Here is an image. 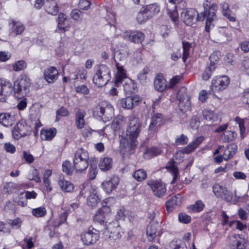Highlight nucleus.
Segmentation results:
<instances>
[{
    "label": "nucleus",
    "instance_id": "22",
    "mask_svg": "<svg viewBox=\"0 0 249 249\" xmlns=\"http://www.w3.org/2000/svg\"><path fill=\"white\" fill-rule=\"evenodd\" d=\"M18 86H21L23 90L21 91V95L25 96L29 91V88L31 86L30 79L26 75H21L20 79L16 80Z\"/></svg>",
    "mask_w": 249,
    "mask_h": 249
},
{
    "label": "nucleus",
    "instance_id": "53",
    "mask_svg": "<svg viewBox=\"0 0 249 249\" xmlns=\"http://www.w3.org/2000/svg\"><path fill=\"white\" fill-rule=\"evenodd\" d=\"M188 141V137L181 134L178 137H177L175 140V144L176 145H183L187 143Z\"/></svg>",
    "mask_w": 249,
    "mask_h": 249
},
{
    "label": "nucleus",
    "instance_id": "17",
    "mask_svg": "<svg viewBox=\"0 0 249 249\" xmlns=\"http://www.w3.org/2000/svg\"><path fill=\"white\" fill-rule=\"evenodd\" d=\"M231 29L226 27H221L216 34L217 41L219 43H225L231 39Z\"/></svg>",
    "mask_w": 249,
    "mask_h": 249
},
{
    "label": "nucleus",
    "instance_id": "8",
    "mask_svg": "<svg viewBox=\"0 0 249 249\" xmlns=\"http://www.w3.org/2000/svg\"><path fill=\"white\" fill-rule=\"evenodd\" d=\"M147 184L151 188L154 195L159 198L162 197L166 192L165 184L160 180H149Z\"/></svg>",
    "mask_w": 249,
    "mask_h": 249
},
{
    "label": "nucleus",
    "instance_id": "37",
    "mask_svg": "<svg viewBox=\"0 0 249 249\" xmlns=\"http://www.w3.org/2000/svg\"><path fill=\"white\" fill-rule=\"evenodd\" d=\"M58 185L61 189L65 192H71L74 189L73 185L70 181L64 178H60L59 180Z\"/></svg>",
    "mask_w": 249,
    "mask_h": 249
},
{
    "label": "nucleus",
    "instance_id": "6",
    "mask_svg": "<svg viewBox=\"0 0 249 249\" xmlns=\"http://www.w3.org/2000/svg\"><path fill=\"white\" fill-rule=\"evenodd\" d=\"M121 228L117 222L109 223L104 234L106 238L116 240L121 237Z\"/></svg>",
    "mask_w": 249,
    "mask_h": 249
},
{
    "label": "nucleus",
    "instance_id": "30",
    "mask_svg": "<svg viewBox=\"0 0 249 249\" xmlns=\"http://www.w3.org/2000/svg\"><path fill=\"white\" fill-rule=\"evenodd\" d=\"M15 122V116L9 113L0 114V123L3 125L8 126L12 125Z\"/></svg>",
    "mask_w": 249,
    "mask_h": 249
},
{
    "label": "nucleus",
    "instance_id": "2",
    "mask_svg": "<svg viewBox=\"0 0 249 249\" xmlns=\"http://www.w3.org/2000/svg\"><path fill=\"white\" fill-rule=\"evenodd\" d=\"M110 78L109 69L105 65H101L93 77V82L98 87H101L106 85Z\"/></svg>",
    "mask_w": 249,
    "mask_h": 249
},
{
    "label": "nucleus",
    "instance_id": "24",
    "mask_svg": "<svg viewBox=\"0 0 249 249\" xmlns=\"http://www.w3.org/2000/svg\"><path fill=\"white\" fill-rule=\"evenodd\" d=\"M217 5L215 3H213L209 7V13L208 14V18L206 19L205 30L207 32L210 31V26L211 22L214 18H216Z\"/></svg>",
    "mask_w": 249,
    "mask_h": 249
},
{
    "label": "nucleus",
    "instance_id": "55",
    "mask_svg": "<svg viewBox=\"0 0 249 249\" xmlns=\"http://www.w3.org/2000/svg\"><path fill=\"white\" fill-rule=\"evenodd\" d=\"M220 52L219 51H215L212 53L210 56L209 59L210 63L209 64H213L215 66V62L218 61L220 59Z\"/></svg>",
    "mask_w": 249,
    "mask_h": 249
},
{
    "label": "nucleus",
    "instance_id": "5",
    "mask_svg": "<svg viewBox=\"0 0 249 249\" xmlns=\"http://www.w3.org/2000/svg\"><path fill=\"white\" fill-rule=\"evenodd\" d=\"M96 111L98 115L104 122L110 121L114 115V108L113 107L106 103L99 104L96 107Z\"/></svg>",
    "mask_w": 249,
    "mask_h": 249
},
{
    "label": "nucleus",
    "instance_id": "35",
    "mask_svg": "<svg viewBox=\"0 0 249 249\" xmlns=\"http://www.w3.org/2000/svg\"><path fill=\"white\" fill-rule=\"evenodd\" d=\"M124 125V118L122 115H118L115 118L111 124V128L116 132L121 129Z\"/></svg>",
    "mask_w": 249,
    "mask_h": 249
},
{
    "label": "nucleus",
    "instance_id": "33",
    "mask_svg": "<svg viewBox=\"0 0 249 249\" xmlns=\"http://www.w3.org/2000/svg\"><path fill=\"white\" fill-rule=\"evenodd\" d=\"M56 134V129L51 128L49 129H42L41 131V138L43 140L51 141Z\"/></svg>",
    "mask_w": 249,
    "mask_h": 249
},
{
    "label": "nucleus",
    "instance_id": "10",
    "mask_svg": "<svg viewBox=\"0 0 249 249\" xmlns=\"http://www.w3.org/2000/svg\"><path fill=\"white\" fill-rule=\"evenodd\" d=\"M197 11L194 9L188 8L184 9L181 13V18L187 26H192L196 22V16Z\"/></svg>",
    "mask_w": 249,
    "mask_h": 249
},
{
    "label": "nucleus",
    "instance_id": "16",
    "mask_svg": "<svg viewBox=\"0 0 249 249\" xmlns=\"http://www.w3.org/2000/svg\"><path fill=\"white\" fill-rule=\"evenodd\" d=\"M164 119L163 115L159 113H154L151 117V122L149 125V131H156L160 127Z\"/></svg>",
    "mask_w": 249,
    "mask_h": 249
},
{
    "label": "nucleus",
    "instance_id": "49",
    "mask_svg": "<svg viewBox=\"0 0 249 249\" xmlns=\"http://www.w3.org/2000/svg\"><path fill=\"white\" fill-rule=\"evenodd\" d=\"M32 213L36 217H41L46 215V210L44 207H38L33 209L32 211Z\"/></svg>",
    "mask_w": 249,
    "mask_h": 249
},
{
    "label": "nucleus",
    "instance_id": "12",
    "mask_svg": "<svg viewBox=\"0 0 249 249\" xmlns=\"http://www.w3.org/2000/svg\"><path fill=\"white\" fill-rule=\"evenodd\" d=\"M13 90V86L10 81L0 79V101L5 102L6 97L9 96Z\"/></svg>",
    "mask_w": 249,
    "mask_h": 249
},
{
    "label": "nucleus",
    "instance_id": "27",
    "mask_svg": "<svg viewBox=\"0 0 249 249\" xmlns=\"http://www.w3.org/2000/svg\"><path fill=\"white\" fill-rule=\"evenodd\" d=\"M116 67L117 71L115 76V83L118 84L126 78V72L124 67L120 65L118 62H116Z\"/></svg>",
    "mask_w": 249,
    "mask_h": 249
},
{
    "label": "nucleus",
    "instance_id": "18",
    "mask_svg": "<svg viewBox=\"0 0 249 249\" xmlns=\"http://www.w3.org/2000/svg\"><path fill=\"white\" fill-rule=\"evenodd\" d=\"M59 75L58 71L54 67H50L44 71V79L49 83H53L56 81Z\"/></svg>",
    "mask_w": 249,
    "mask_h": 249
},
{
    "label": "nucleus",
    "instance_id": "43",
    "mask_svg": "<svg viewBox=\"0 0 249 249\" xmlns=\"http://www.w3.org/2000/svg\"><path fill=\"white\" fill-rule=\"evenodd\" d=\"M144 7L146 9L151 18H152L154 15L159 13L160 10L159 6H158L156 3L147 5Z\"/></svg>",
    "mask_w": 249,
    "mask_h": 249
},
{
    "label": "nucleus",
    "instance_id": "46",
    "mask_svg": "<svg viewBox=\"0 0 249 249\" xmlns=\"http://www.w3.org/2000/svg\"><path fill=\"white\" fill-rule=\"evenodd\" d=\"M136 87V84L130 80L127 81L124 85V90L127 93L135 92Z\"/></svg>",
    "mask_w": 249,
    "mask_h": 249
},
{
    "label": "nucleus",
    "instance_id": "20",
    "mask_svg": "<svg viewBox=\"0 0 249 249\" xmlns=\"http://www.w3.org/2000/svg\"><path fill=\"white\" fill-rule=\"evenodd\" d=\"M57 27L59 30L62 32L68 31L71 27V22L67 16L62 13L58 14L57 18Z\"/></svg>",
    "mask_w": 249,
    "mask_h": 249
},
{
    "label": "nucleus",
    "instance_id": "50",
    "mask_svg": "<svg viewBox=\"0 0 249 249\" xmlns=\"http://www.w3.org/2000/svg\"><path fill=\"white\" fill-rule=\"evenodd\" d=\"M150 70L148 67H145L141 71L138 75V78L142 84L145 83L147 78L146 75L149 71Z\"/></svg>",
    "mask_w": 249,
    "mask_h": 249
},
{
    "label": "nucleus",
    "instance_id": "15",
    "mask_svg": "<svg viewBox=\"0 0 249 249\" xmlns=\"http://www.w3.org/2000/svg\"><path fill=\"white\" fill-rule=\"evenodd\" d=\"M230 244L231 249H245L246 248L244 239L239 234H234L229 236Z\"/></svg>",
    "mask_w": 249,
    "mask_h": 249
},
{
    "label": "nucleus",
    "instance_id": "61",
    "mask_svg": "<svg viewBox=\"0 0 249 249\" xmlns=\"http://www.w3.org/2000/svg\"><path fill=\"white\" fill-rule=\"evenodd\" d=\"M91 3L88 0H80L78 3V7L84 10H88L90 8Z\"/></svg>",
    "mask_w": 249,
    "mask_h": 249
},
{
    "label": "nucleus",
    "instance_id": "28",
    "mask_svg": "<svg viewBox=\"0 0 249 249\" xmlns=\"http://www.w3.org/2000/svg\"><path fill=\"white\" fill-rule=\"evenodd\" d=\"M86 115L85 110L79 109L75 114V124L78 129H82L85 124L84 118Z\"/></svg>",
    "mask_w": 249,
    "mask_h": 249
},
{
    "label": "nucleus",
    "instance_id": "32",
    "mask_svg": "<svg viewBox=\"0 0 249 249\" xmlns=\"http://www.w3.org/2000/svg\"><path fill=\"white\" fill-rule=\"evenodd\" d=\"M158 223L156 222L150 223L146 229V235L148 240L152 241L156 236Z\"/></svg>",
    "mask_w": 249,
    "mask_h": 249
},
{
    "label": "nucleus",
    "instance_id": "52",
    "mask_svg": "<svg viewBox=\"0 0 249 249\" xmlns=\"http://www.w3.org/2000/svg\"><path fill=\"white\" fill-rule=\"evenodd\" d=\"M28 178L30 180H35L37 183H40L41 181L36 169H34L28 174Z\"/></svg>",
    "mask_w": 249,
    "mask_h": 249
},
{
    "label": "nucleus",
    "instance_id": "57",
    "mask_svg": "<svg viewBox=\"0 0 249 249\" xmlns=\"http://www.w3.org/2000/svg\"><path fill=\"white\" fill-rule=\"evenodd\" d=\"M26 67V64L24 61L19 60L13 65V70L15 71H19Z\"/></svg>",
    "mask_w": 249,
    "mask_h": 249
},
{
    "label": "nucleus",
    "instance_id": "31",
    "mask_svg": "<svg viewBox=\"0 0 249 249\" xmlns=\"http://www.w3.org/2000/svg\"><path fill=\"white\" fill-rule=\"evenodd\" d=\"M10 25L11 32L14 33L16 36L20 35L25 30L24 25L18 21L12 20Z\"/></svg>",
    "mask_w": 249,
    "mask_h": 249
},
{
    "label": "nucleus",
    "instance_id": "39",
    "mask_svg": "<svg viewBox=\"0 0 249 249\" xmlns=\"http://www.w3.org/2000/svg\"><path fill=\"white\" fill-rule=\"evenodd\" d=\"M99 201L100 199L95 191H93L87 198L88 205L92 208L97 207Z\"/></svg>",
    "mask_w": 249,
    "mask_h": 249
},
{
    "label": "nucleus",
    "instance_id": "56",
    "mask_svg": "<svg viewBox=\"0 0 249 249\" xmlns=\"http://www.w3.org/2000/svg\"><path fill=\"white\" fill-rule=\"evenodd\" d=\"M167 10L168 11V15L172 19V20L176 23L178 21V13L177 10L175 8H174L173 10H170L169 7H167Z\"/></svg>",
    "mask_w": 249,
    "mask_h": 249
},
{
    "label": "nucleus",
    "instance_id": "38",
    "mask_svg": "<svg viewBox=\"0 0 249 249\" xmlns=\"http://www.w3.org/2000/svg\"><path fill=\"white\" fill-rule=\"evenodd\" d=\"M210 2L208 0H205L203 4L204 9V11L201 12L200 14H198L197 13V14L196 15V21L197 20L203 21L206 18V17L208 18V14L209 13V7L211 6L210 5Z\"/></svg>",
    "mask_w": 249,
    "mask_h": 249
},
{
    "label": "nucleus",
    "instance_id": "63",
    "mask_svg": "<svg viewBox=\"0 0 249 249\" xmlns=\"http://www.w3.org/2000/svg\"><path fill=\"white\" fill-rule=\"evenodd\" d=\"M22 220L20 218H17L14 220H10L8 224L14 228H19L21 226Z\"/></svg>",
    "mask_w": 249,
    "mask_h": 249
},
{
    "label": "nucleus",
    "instance_id": "4",
    "mask_svg": "<svg viewBox=\"0 0 249 249\" xmlns=\"http://www.w3.org/2000/svg\"><path fill=\"white\" fill-rule=\"evenodd\" d=\"M32 130L29 120H21L16 124L13 128L12 131L13 137L15 139L18 140L21 137L30 135Z\"/></svg>",
    "mask_w": 249,
    "mask_h": 249
},
{
    "label": "nucleus",
    "instance_id": "54",
    "mask_svg": "<svg viewBox=\"0 0 249 249\" xmlns=\"http://www.w3.org/2000/svg\"><path fill=\"white\" fill-rule=\"evenodd\" d=\"M226 188L223 187L219 184H215L213 187V192L216 196L218 198H220V197L221 196Z\"/></svg>",
    "mask_w": 249,
    "mask_h": 249
},
{
    "label": "nucleus",
    "instance_id": "47",
    "mask_svg": "<svg viewBox=\"0 0 249 249\" xmlns=\"http://www.w3.org/2000/svg\"><path fill=\"white\" fill-rule=\"evenodd\" d=\"M133 176L136 180L138 181H142L146 178L147 174L144 170L139 169L134 173Z\"/></svg>",
    "mask_w": 249,
    "mask_h": 249
},
{
    "label": "nucleus",
    "instance_id": "41",
    "mask_svg": "<svg viewBox=\"0 0 249 249\" xmlns=\"http://www.w3.org/2000/svg\"><path fill=\"white\" fill-rule=\"evenodd\" d=\"M99 167L102 171L109 170L112 167V159L108 157L102 159L100 161Z\"/></svg>",
    "mask_w": 249,
    "mask_h": 249
},
{
    "label": "nucleus",
    "instance_id": "59",
    "mask_svg": "<svg viewBox=\"0 0 249 249\" xmlns=\"http://www.w3.org/2000/svg\"><path fill=\"white\" fill-rule=\"evenodd\" d=\"M83 12L78 9H73L72 10L71 16L72 19L75 20H80L81 19V16Z\"/></svg>",
    "mask_w": 249,
    "mask_h": 249
},
{
    "label": "nucleus",
    "instance_id": "23",
    "mask_svg": "<svg viewBox=\"0 0 249 249\" xmlns=\"http://www.w3.org/2000/svg\"><path fill=\"white\" fill-rule=\"evenodd\" d=\"M202 115L204 119L210 124H215L219 122L218 115L211 110L204 109L202 111Z\"/></svg>",
    "mask_w": 249,
    "mask_h": 249
},
{
    "label": "nucleus",
    "instance_id": "1",
    "mask_svg": "<svg viewBox=\"0 0 249 249\" xmlns=\"http://www.w3.org/2000/svg\"><path fill=\"white\" fill-rule=\"evenodd\" d=\"M89 155L88 151L80 148L78 149L73 159V164L76 172H82L86 170L89 166Z\"/></svg>",
    "mask_w": 249,
    "mask_h": 249
},
{
    "label": "nucleus",
    "instance_id": "3",
    "mask_svg": "<svg viewBox=\"0 0 249 249\" xmlns=\"http://www.w3.org/2000/svg\"><path fill=\"white\" fill-rule=\"evenodd\" d=\"M141 131V125L138 118L134 116H130L128 127L126 129L127 138L129 139L133 145L136 142V140L138 138Z\"/></svg>",
    "mask_w": 249,
    "mask_h": 249
},
{
    "label": "nucleus",
    "instance_id": "7",
    "mask_svg": "<svg viewBox=\"0 0 249 249\" xmlns=\"http://www.w3.org/2000/svg\"><path fill=\"white\" fill-rule=\"evenodd\" d=\"M230 79L226 75L216 76L212 81L211 89L213 92L225 89L230 84Z\"/></svg>",
    "mask_w": 249,
    "mask_h": 249
},
{
    "label": "nucleus",
    "instance_id": "51",
    "mask_svg": "<svg viewBox=\"0 0 249 249\" xmlns=\"http://www.w3.org/2000/svg\"><path fill=\"white\" fill-rule=\"evenodd\" d=\"M182 47H183V53L182 58L184 62H185L186 59L189 55V52L191 48V44L188 42L182 41Z\"/></svg>",
    "mask_w": 249,
    "mask_h": 249
},
{
    "label": "nucleus",
    "instance_id": "64",
    "mask_svg": "<svg viewBox=\"0 0 249 249\" xmlns=\"http://www.w3.org/2000/svg\"><path fill=\"white\" fill-rule=\"evenodd\" d=\"M170 249H187V247L184 246H181L177 241H173L169 245Z\"/></svg>",
    "mask_w": 249,
    "mask_h": 249
},
{
    "label": "nucleus",
    "instance_id": "14",
    "mask_svg": "<svg viewBox=\"0 0 249 249\" xmlns=\"http://www.w3.org/2000/svg\"><path fill=\"white\" fill-rule=\"evenodd\" d=\"M139 101L140 98L138 96H130L122 99L120 105L125 109H131L137 106Z\"/></svg>",
    "mask_w": 249,
    "mask_h": 249
},
{
    "label": "nucleus",
    "instance_id": "40",
    "mask_svg": "<svg viewBox=\"0 0 249 249\" xmlns=\"http://www.w3.org/2000/svg\"><path fill=\"white\" fill-rule=\"evenodd\" d=\"M151 18L145 7H142L138 13L137 17V20L139 23H142Z\"/></svg>",
    "mask_w": 249,
    "mask_h": 249
},
{
    "label": "nucleus",
    "instance_id": "34",
    "mask_svg": "<svg viewBox=\"0 0 249 249\" xmlns=\"http://www.w3.org/2000/svg\"><path fill=\"white\" fill-rule=\"evenodd\" d=\"M154 87L159 91H163L167 87L166 80L161 76H157L154 80Z\"/></svg>",
    "mask_w": 249,
    "mask_h": 249
},
{
    "label": "nucleus",
    "instance_id": "13",
    "mask_svg": "<svg viewBox=\"0 0 249 249\" xmlns=\"http://www.w3.org/2000/svg\"><path fill=\"white\" fill-rule=\"evenodd\" d=\"M123 37L131 42L140 43L144 39V35L141 32L138 31H127L124 32L123 35Z\"/></svg>",
    "mask_w": 249,
    "mask_h": 249
},
{
    "label": "nucleus",
    "instance_id": "21",
    "mask_svg": "<svg viewBox=\"0 0 249 249\" xmlns=\"http://www.w3.org/2000/svg\"><path fill=\"white\" fill-rule=\"evenodd\" d=\"M119 182V178L113 177L110 180L103 182L102 186L104 191L107 193L109 194L117 187Z\"/></svg>",
    "mask_w": 249,
    "mask_h": 249
},
{
    "label": "nucleus",
    "instance_id": "29",
    "mask_svg": "<svg viewBox=\"0 0 249 249\" xmlns=\"http://www.w3.org/2000/svg\"><path fill=\"white\" fill-rule=\"evenodd\" d=\"M204 138L202 136L198 137L192 143L188 144L182 150L183 152L186 154H189L195 150L199 145L204 141Z\"/></svg>",
    "mask_w": 249,
    "mask_h": 249
},
{
    "label": "nucleus",
    "instance_id": "19",
    "mask_svg": "<svg viewBox=\"0 0 249 249\" xmlns=\"http://www.w3.org/2000/svg\"><path fill=\"white\" fill-rule=\"evenodd\" d=\"M58 0H46L44 9L46 12L52 15H56L59 12Z\"/></svg>",
    "mask_w": 249,
    "mask_h": 249
},
{
    "label": "nucleus",
    "instance_id": "58",
    "mask_svg": "<svg viewBox=\"0 0 249 249\" xmlns=\"http://www.w3.org/2000/svg\"><path fill=\"white\" fill-rule=\"evenodd\" d=\"M220 198L223 199L227 202H231L232 200V194L231 192L228 191L227 188H226Z\"/></svg>",
    "mask_w": 249,
    "mask_h": 249
},
{
    "label": "nucleus",
    "instance_id": "60",
    "mask_svg": "<svg viewBox=\"0 0 249 249\" xmlns=\"http://www.w3.org/2000/svg\"><path fill=\"white\" fill-rule=\"evenodd\" d=\"M13 90L14 91V94L15 96L18 98H21L24 96L21 95V91L23 90V88L21 86H18L17 84V81H16L14 83L13 86Z\"/></svg>",
    "mask_w": 249,
    "mask_h": 249
},
{
    "label": "nucleus",
    "instance_id": "42",
    "mask_svg": "<svg viewBox=\"0 0 249 249\" xmlns=\"http://www.w3.org/2000/svg\"><path fill=\"white\" fill-rule=\"evenodd\" d=\"M215 66L213 64H208L204 72L202 74V78L207 81L210 79L212 73L215 71Z\"/></svg>",
    "mask_w": 249,
    "mask_h": 249
},
{
    "label": "nucleus",
    "instance_id": "48",
    "mask_svg": "<svg viewBox=\"0 0 249 249\" xmlns=\"http://www.w3.org/2000/svg\"><path fill=\"white\" fill-rule=\"evenodd\" d=\"M74 169V165L72 166L70 161L66 160L62 164V171L68 175H71Z\"/></svg>",
    "mask_w": 249,
    "mask_h": 249
},
{
    "label": "nucleus",
    "instance_id": "44",
    "mask_svg": "<svg viewBox=\"0 0 249 249\" xmlns=\"http://www.w3.org/2000/svg\"><path fill=\"white\" fill-rule=\"evenodd\" d=\"M204 206L203 202L200 200H198L194 204L190 206L188 209L191 212L198 213L202 211Z\"/></svg>",
    "mask_w": 249,
    "mask_h": 249
},
{
    "label": "nucleus",
    "instance_id": "25",
    "mask_svg": "<svg viewBox=\"0 0 249 249\" xmlns=\"http://www.w3.org/2000/svg\"><path fill=\"white\" fill-rule=\"evenodd\" d=\"M109 207L103 206L102 208L99 209L94 215V219L99 223L104 222L106 219L105 217L110 212Z\"/></svg>",
    "mask_w": 249,
    "mask_h": 249
},
{
    "label": "nucleus",
    "instance_id": "45",
    "mask_svg": "<svg viewBox=\"0 0 249 249\" xmlns=\"http://www.w3.org/2000/svg\"><path fill=\"white\" fill-rule=\"evenodd\" d=\"M166 168L169 169L173 176V179L171 183H175L178 175V169L177 167L175 166L174 162H169L166 165Z\"/></svg>",
    "mask_w": 249,
    "mask_h": 249
},
{
    "label": "nucleus",
    "instance_id": "36",
    "mask_svg": "<svg viewBox=\"0 0 249 249\" xmlns=\"http://www.w3.org/2000/svg\"><path fill=\"white\" fill-rule=\"evenodd\" d=\"M237 150V146L235 143H231L227 145L224 152V160H228L236 153Z\"/></svg>",
    "mask_w": 249,
    "mask_h": 249
},
{
    "label": "nucleus",
    "instance_id": "26",
    "mask_svg": "<svg viewBox=\"0 0 249 249\" xmlns=\"http://www.w3.org/2000/svg\"><path fill=\"white\" fill-rule=\"evenodd\" d=\"M181 196L177 194L172 196L166 202V209L168 212L172 211L176 206H179L181 204Z\"/></svg>",
    "mask_w": 249,
    "mask_h": 249
},
{
    "label": "nucleus",
    "instance_id": "62",
    "mask_svg": "<svg viewBox=\"0 0 249 249\" xmlns=\"http://www.w3.org/2000/svg\"><path fill=\"white\" fill-rule=\"evenodd\" d=\"M120 144L122 145L123 147H125L127 145H130L131 147H133L134 146H135L137 144L135 142L133 145L132 143L130 142V140L128 138H127V136L126 135V137H122L120 140Z\"/></svg>",
    "mask_w": 249,
    "mask_h": 249
},
{
    "label": "nucleus",
    "instance_id": "11",
    "mask_svg": "<svg viewBox=\"0 0 249 249\" xmlns=\"http://www.w3.org/2000/svg\"><path fill=\"white\" fill-rule=\"evenodd\" d=\"M99 238V232L97 230L89 229L87 231L82 234L81 240L84 244L89 245L94 244Z\"/></svg>",
    "mask_w": 249,
    "mask_h": 249
},
{
    "label": "nucleus",
    "instance_id": "9",
    "mask_svg": "<svg viewBox=\"0 0 249 249\" xmlns=\"http://www.w3.org/2000/svg\"><path fill=\"white\" fill-rule=\"evenodd\" d=\"M177 98L179 101L178 107L181 111L189 109L191 106L190 97L186 93L184 89L179 90L177 94Z\"/></svg>",
    "mask_w": 249,
    "mask_h": 249
}]
</instances>
